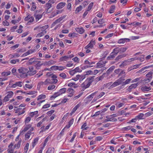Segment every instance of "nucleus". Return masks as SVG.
Returning a JSON list of instances; mask_svg holds the SVG:
<instances>
[{"mask_svg": "<svg viewBox=\"0 0 153 153\" xmlns=\"http://www.w3.org/2000/svg\"><path fill=\"white\" fill-rule=\"evenodd\" d=\"M94 76H91L88 78L81 85L83 89H85L88 88L92 82L94 81Z\"/></svg>", "mask_w": 153, "mask_h": 153, "instance_id": "obj_1", "label": "nucleus"}, {"mask_svg": "<svg viewBox=\"0 0 153 153\" xmlns=\"http://www.w3.org/2000/svg\"><path fill=\"white\" fill-rule=\"evenodd\" d=\"M18 71L20 74V77L22 78H25L28 76V69L24 67H21L19 68Z\"/></svg>", "mask_w": 153, "mask_h": 153, "instance_id": "obj_2", "label": "nucleus"}, {"mask_svg": "<svg viewBox=\"0 0 153 153\" xmlns=\"http://www.w3.org/2000/svg\"><path fill=\"white\" fill-rule=\"evenodd\" d=\"M127 49V47H117L113 49V53H114L116 54H117L118 53H122L125 52Z\"/></svg>", "mask_w": 153, "mask_h": 153, "instance_id": "obj_3", "label": "nucleus"}, {"mask_svg": "<svg viewBox=\"0 0 153 153\" xmlns=\"http://www.w3.org/2000/svg\"><path fill=\"white\" fill-rule=\"evenodd\" d=\"M66 89L65 88H63L59 90L58 92L55 93L51 97V98H55L57 96L64 94L65 92Z\"/></svg>", "mask_w": 153, "mask_h": 153, "instance_id": "obj_4", "label": "nucleus"}, {"mask_svg": "<svg viewBox=\"0 0 153 153\" xmlns=\"http://www.w3.org/2000/svg\"><path fill=\"white\" fill-rule=\"evenodd\" d=\"M29 70H28V75L33 76L35 74L37 73L36 70H34V68L33 66H30L29 67Z\"/></svg>", "mask_w": 153, "mask_h": 153, "instance_id": "obj_5", "label": "nucleus"}, {"mask_svg": "<svg viewBox=\"0 0 153 153\" xmlns=\"http://www.w3.org/2000/svg\"><path fill=\"white\" fill-rule=\"evenodd\" d=\"M49 1L45 4L46 10L48 13H50L53 9V8L52 7V4L49 3Z\"/></svg>", "mask_w": 153, "mask_h": 153, "instance_id": "obj_6", "label": "nucleus"}, {"mask_svg": "<svg viewBox=\"0 0 153 153\" xmlns=\"http://www.w3.org/2000/svg\"><path fill=\"white\" fill-rule=\"evenodd\" d=\"M13 94V93L12 91L9 92L8 94L4 97L3 99L4 102H6L8 101L9 99L12 97Z\"/></svg>", "mask_w": 153, "mask_h": 153, "instance_id": "obj_7", "label": "nucleus"}, {"mask_svg": "<svg viewBox=\"0 0 153 153\" xmlns=\"http://www.w3.org/2000/svg\"><path fill=\"white\" fill-rule=\"evenodd\" d=\"M95 42L94 40H92L85 47V49H87L88 48H92L94 45H95Z\"/></svg>", "mask_w": 153, "mask_h": 153, "instance_id": "obj_8", "label": "nucleus"}, {"mask_svg": "<svg viewBox=\"0 0 153 153\" xmlns=\"http://www.w3.org/2000/svg\"><path fill=\"white\" fill-rule=\"evenodd\" d=\"M67 92L68 94L67 96L69 97H71L73 96L74 91L73 89L68 88L67 91Z\"/></svg>", "mask_w": 153, "mask_h": 153, "instance_id": "obj_9", "label": "nucleus"}, {"mask_svg": "<svg viewBox=\"0 0 153 153\" xmlns=\"http://www.w3.org/2000/svg\"><path fill=\"white\" fill-rule=\"evenodd\" d=\"M106 61H100L97 64V68H100L104 67L106 63Z\"/></svg>", "mask_w": 153, "mask_h": 153, "instance_id": "obj_10", "label": "nucleus"}, {"mask_svg": "<svg viewBox=\"0 0 153 153\" xmlns=\"http://www.w3.org/2000/svg\"><path fill=\"white\" fill-rule=\"evenodd\" d=\"M138 85V83H137L132 84L131 85L128 87L127 90L129 91V92H130L131 91V90L133 88H136L137 87Z\"/></svg>", "mask_w": 153, "mask_h": 153, "instance_id": "obj_11", "label": "nucleus"}, {"mask_svg": "<svg viewBox=\"0 0 153 153\" xmlns=\"http://www.w3.org/2000/svg\"><path fill=\"white\" fill-rule=\"evenodd\" d=\"M22 82H16L15 84L12 85L11 87L16 88L17 86L21 87L22 86Z\"/></svg>", "mask_w": 153, "mask_h": 153, "instance_id": "obj_12", "label": "nucleus"}, {"mask_svg": "<svg viewBox=\"0 0 153 153\" xmlns=\"http://www.w3.org/2000/svg\"><path fill=\"white\" fill-rule=\"evenodd\" d=\"M66 3L65 2H60L56 6V8L58 9H60L64 7Z\"/></svg>", "mask_w": 153, "mask_h": 153, "instance_id": "obj_13", "label": "nucleus"}, {"mask_svg": "<svg viewBox=\"0 0 153 153\" xmlns=\"http://www.w3.org/2000/svg\"><path fill=\"white\" fill-rule=\"evenodd\" d=\"M126 55L127 54H126L119 55L116 57L115 60L116 62H117L119 60V59L126 57Z\"/></svg>", "mask_w": 153, "mask_h": 153, "instance_id": "obj_14", "label": "nucleus"}, {"mask_svg": "<svg viewBox=\"0 0 153 153\" xmlns=\"http://www.w3.org/2000/svg\"><path fill=\"white\" fill-rule=\"evenodd\" d=\"M129 41L130 39H121L118 40V43L120 44L124 43L126 42H129Z\"/></svg>", "mask_w": 153, "mask_h": 153, "instance_id": "obj_15", "label": "nucleus"}, {"mask_svg": "<svg viewBox=\"0 0 153 153\" xmlns=\"http://www.w3.org/2000/svg\"><path fill=\"white\" fill-rule=\"evenodd\" d=\"M82 77H83V76H82L81 75H77L74 78H73L72 79L74 80L75 81H76L77 80H78L79 79H80V80H82L83 79L85 78L84 77L83 78Z\"/></svg>", "mask_w": 153, "mask_h": 153, "instance_id": "obj_16", "label": "nucleus"}, {"mask_svg": "<svg viewBox=\"0 0 153 153\" xmlns=\"http://www.w3.org/2000/svg\"><path fill=\"white\" fill-rule=\"evenodd\" d=\"M76 32L80 34L83 33L84 32V30L82 27H76L75 28Z\"/></svg>", "mask_w": 153, "mask_h": 153, "instance_id": "obj_17", "label": "nucleus"}, {"mask_svg": "<svg viewBox=\"0 0 153 153\" xmlns=\"http://www.w3.org/2000/svg\"><path fill=\"white\" fill-rule=\"evenodd\" d=\"M65 17V16H64L63 17H61L59 18V19H57L54 22H53L52 24V25L54 26L56 24L59 23L63 19H64Z\"/></svg>", "mask_w": 153, "mask_h": 153, "instance_id": "obj_18", "label": "nucleus"}, {"mask_svg": "<svg viewBox=\"0 0 153 153\" xmlns=\"http://www.w3.org/2000/svg\"><path fill=\"white\" fill-rule=\"evenodd\" d=\"M37 62V63L35 65V67L38 70L40 68L41 66L43 65V64L41 63L40 61H38Z\"/></svg>", "mask_w": 153, "mask_h": 153, "instance_id": "obj_19", "label": "nucleus"}, {"mask_svg": "<svg viewBox=\"0 0 153 153\" xmlns=\"http://www.w3.org/2000/svg\"><path fill=\"white\" fill-rule=\"evenodd\" d=\"M117 54H115V53H113V52L110 54V55L108 56L107 58V59L108 60H111L114 58L115 56Z\"/></svg>", "mask_w": 153, "mask_h": 153, "instance_id": "obj_20", "label": "nucleus"}, {"mask_svg": "<svg viewBox=\"0 0 153 153\" xmlns=\"http://www.w3.org/2000/svg\"><path fill=\"white\" fill-rule=\"evenodd\" d=\"M50 84H52L53 83H56L58 81L56 79H53V78H51V77L48 78Z\"/></svg>", "mask_w": 153, "mask_h": 153, "instance_id": "obj_21", "label": "nucleus"}, {"mask_svg": "<svg viewBox=\"0 0 153 153\" xmlns=\"http://www.w3.org/2000/svg\"><path fill=\"white\" fill-rule=\"evenodd\" d=\"M25 111L24 110L21 111L20 109H18L16 110L15 113L18 114V115H20L22 114H24Z\"/></svg>", "mask_w": 153, "mask_h": 153, "instance_id": "obj_22", "label": "nucleus"}, {"mask_svg": "<svg viewBox=\"0 0 153 153\" xmlns=\"http://www.w3.org/2000/svg\"><path fill=\"white\" fill-rule=\"evenodd\" d=\"M141 90L143 91H148L151 90V88L150 87H148L146 86H144L141 87Z\"/></svg>", "mask_w": 153, "mask_h": 153, "instance_id": "obj_23", "label": "nucleus"}, {"mask_svg": "<svg viewBox=\"0 0 153 153\" xmlns=\"http://www.w3.org/2000/svg\"><path fill=\"white\" fill-rule=\"evenodd\" d=\"M38 59L36 58H33L30 59L29 61V63L30 65H31L33 64V63L35 62H37V60Z\"/></svg>", "mask_w": 153, "mask_h": 153, "instance_id": "obj_24", "label": "nucleus"}, {"mask_svg": "<svg viewBox=\"0 0 153 153\" xmlns=\"http://www.w3.org/2000/svg\"><path fill=\"white\" fill-rule=\"evenodd\" d=\"M34 133L30 132V131H28L27 133L25 134V140H27L30 137V136L32 134H33Z\"/></svg>", "mask_w": 153, "mask_h": 153, "instance_id": "obj_25", "label": "nucleus"}, {"mask_svg": "<svg viewBox=\"0 0 153 153\" xmlns=\"http://www.w3.org/2000/svg\"><path fill=\"white\" fill-rule=\"evenodd\" d=\"M120 85L118 80H117L115 82H114L111 85L112 88L114 87Z\"/></svg>", "mask_w": 153, "mask_h": 153, "instance_id": "obj_26", "label": "nucleus"}, {"mask_svg": "<svg viewBox=\"0 0 153 153\" xmlns=\"http://www.w3.org/2000/svg\"><path fill=\"white\" fill-rule=\"evenodd\" d=\"M10 74L11 72L9 71L6 72H3L1 73V74L3 76H6L10 75Z\"/></svg>", "mask_w": 153, "mask_h": 153, "instance_id": "obj_27", "label": "nucleus"}, {"mask_svg": "<svg viewBox=\"0 0 153 153\" xmlns=\"http://www.w3.org/2000/svg\"><path fill=\"white\" fill-rule=\"evenodd\" d=\"M79 104H77L75 106L72 110L71 113H70L71 115H72V114L74 113L76 110L79 107Z\"/></svg>", "mask_w": 153, "mask_h": 153, "instance_id": "obj_28", "label": "nucleus"}, {"mask_svg": "<svg viewBox=\"0 0 153 153\" xmlns=\"http://www.w3.org/2000/svg\"><path fill=\"white\" fill-rule=\"evenodd\" d=\"M152 74H153V70H152L146 74V76L147 78H152Z\"/></svg>", "mask_w": 153, "mask_h": 153, "instance_id": "obj_29", "label": "nucleus"}, {"mask_svg": "<svg viewBox=\"0 0 153 153\" xmlns=\"http://www.w3.org/2000/svg\"><path fill=\"white\" fill-rule=\"evenodd\" d=\"M21 143V141H19L18 143L17 144L13 146V148L14 149L15 148H16L17 149L19 148L20 146Z\"/></svg>", "mask_w": 153, "mask_h": 153, "instance_id": "obj_30", "label": "nucleus"}, {"mask_svg": "<svg viewBox=\"0 0 153 153\" xmlns=\"http://www.w3.org/2000/svg\"><path fill=\"white\" fill-rule=\"evenodd\" d=\"M115 68L114 66H112L110 67L108 70L106 71V73L107 74H109L111 72H112Z\"/></svg>", "mask_w": 153, "mask_h": 153, "instance_id": "obj_31", "label": "nucleus"}, {"mask_svg": "<svg viewBox=\"0 0 153 153\" xmlns=\"http://www.w3.org/2000/svg\"><path fill=\"white\" fill-rule=\"evenodd\" d=\"M115 7L114 5H113L111 6L110 9L109 10V13H111L114 12V10L115 9Z\"/></svg>", "mask_w": 153, "mask_h": 153, "instance_id": "obj_32", "label": "nucleus"}, {"mask_svg": "<svg viewBox=\"0 0 153 153\" xmlns=\"http://www.w3.org/2000/svg\"><path fill=\"white\" fill-rule=\"evenodd\" d=\"M31 127V126L30 125H28L26 127L24 128V130L22 131L21 133H23L24 132L27 131Z\"/></svg>", "mask_w": 153, "mask_h": 153, "instance_id": "obj_33", "label": "nucleus"}, {"mask_svg": "<svg viewBox=\"0 0 153 153\" xmlns=\"http://www.w3.org/2000/svg\"><path fill=\"white\" fill-rule=\"evenodd\" d=\"M35 17L36 21V22H37L38 20L40 19L42 16V15H35Z\"/></svg>", "mask_w": 153, "mask_h": 153, "instance_id": "obj_34", "label": "nucleus"}, {"mask_svg": "<svg viewBox=\"0 0 153 153\" xmlns=\"http://www.w3.org/2000/svg\"><path fill=\"white\" fill-rule=\"evenodd\" d=\"M124 78L125 76H122L120 77L118 79H117L120 84H123V81L125 80V79H124Z\"/></svg>", "mask_w": 153, "mask_h": 153, "instance_id": "obj_35", "label": "nucleus"}, {"mask_svg": "<svg viewBox=\"0 0 153 153\" xmlns=\"http://www.w3.org/2000/svg\"><path fill=\"white\" fill-rule=\"evenodd\" d=\"M82 8V6L81 5L77 7L75 10V13H77L81 10Z\"/></svg>", "mask_w": 153, "mask_h": 153, "instance_id": "obj_36", "label": "nucleus"}, {"mask_svg": "<svg viewBox=\"0 0 153 153\" xmlns=\"http://www.w3.org/2000/svg\"><path fill=\"white\" fill-rule=\"evenodd\" d=\"M54 149L52 147L49 148L47 151L46 153H53Z\"/></svg>", "mask_w": 153, "mask_h": 153, "instance_id": "obj_37", "label": "nucleus"}, {"mask_svg": "<svg viewBox=\"0 0 153 153\" xmlns=\"http://www.w3.org/2000/svg\"><path fill=\"white\" fill-rule=\"evenodd\" d=\"M105 74L104 73L102 76H100V77H97L96 78L97 81H99L105 77Z\"/></svg>", "mask_w": 153, "mask_h": 153, "instance_id": "obj_38", "label": "nucleus"}, {"mask_svg": "<svg viewBox=\"0 0 153 153\" xmlns=\"http://www.w3.org/2000/svg\"><path fill=\"white\" fill-rule=\"evenodd\" d=\"M97 93V91H96L95 92L92 94H91L88 97V98L89 99H91V100L92 98H93L94 96Z\"/></svg>", "mask_w": 153, "mask_h": 153, "instance_id": "obj_39", "label": "nucleus"}, {"mask_svg": "<svg viewBox=\"0 0 153 153\" xmlns=\"http://www.w3.org/2000/svg\"><path fill=\"white\" fill-rule=\"evenodd\" d=\"M69 56H62L61 57L60 59V61H66V60L69 58Z\"/></svg>", "mask_w": 153, "mask_h": 153, "instance_id": "obj_40", "label": "nucleus"}, {"mask_svg": "<svg viewBox=\"0 0 153 153\" xmlns=\"http://www.w3.org/2000/svg\"><path fill=\"white\" fill-rule=\"evenodd\" d=\"M128 65L126 60L124 61L120 65V67H123L126 65Z\"/></svg>", "mask_w": 153, "mask_h": 153, "instance_id": "obj_41", "label": "nucleus"}, {"mask_svg": "<svg viewBox=\"0 0 153 153\" xmlns=\"http://www.w3.org/2000/svg\"><path fill=\"white\" fill-rule=\"evenodd\" d=\"M56 86L53 85H49L48 88V89L49 90H52L55 88Z\"/></svg>", "mask_w": 153, "mask_h": 153, "instance_id": "obj_42", "label": "nucleus"}, {"mask_svg": "<svg viewBox=\"0 0 153 153\" xmlns=\"http://www.w3.org/2000/svg\"><path fill=\"white\" fill-rule=\"evenodd\" d=\"M31 4L32 6L31 8V10L32 11H33L35 10L36 8V6L35 5V3L34 2H32Z\"/></svg>", "mask_w": 153, "mask_h": 153, "instance_id": "obj_43", "label": "nucleus"}, {"mask_svg": "<svg viewBox=\"0 0 153 153\" xmlns=\"http://www.w3.org/2000/svg\"><path fill=\"white\" fill-rule=\"evenodd\" d=\"M29 146V143H27L26 144V146H25L24 148V149L25 151V153H27V151L28 149Z\"/></svg>", "mask_w": 153, "mask_h": 153, "instance_id": "obj_44", "label": "nucleus"}, {"mask_svg": "<svg viewBox=\"0 0 153 153\" xmlns=\"http://www.w3.org/2000/svg\"><path fill=\"white\" fill-rule=\"evenodd\" d=\"M131 80V79H127L125 82H123V85H125L128 84L130 82Z\"/></svg>", "mask_w": 153, "mask_h": 153, "instance_id": "obj_45", "label": "nucleus"}, {"mask_svg": "<svg viewBox=\"0 0 153 153\" xmlns=\"http://www.w3.org/2000/svg\"><path fill=\"white\" fill-rule=\"evenodd\" d=\"M10 56L12 58H14L19 56V55L18 53H15L13 54H10Z\"/></svg>", "mask_w": 153, "mask_h": 153, "instance_id": "obj_46", "label": "nucleus"}, {"mask_svg": "<svg viewBox=\"0 0 153 153\" xmlns=\"http://www.w3.org/2000/svg\"><path fill=\"white\" fill-rule=\"evenodd\" d=\"M19 60L18 59H13L11 60L10 62L12 64H15L16 62H19Z\"/></svg>", "mask_w": 153, "mask_h": 153, "instance_id": "obj_47", "label": "nucleus"}, {"mask_svg": "<svg viewBox=\"0 0 153 153\" xmlns=\"http://www.w3.org/2000/svg\"><path fill=\"white\" fill-rule=\"evenodd\" d=\"M62 12V10H57L56 13H52L53 16H54L56 15L61 13Z\"/></svg>", "mask_w": 153, "mask_h": 153, "instance_id": "obj_48", "label": "nucleus"}, {"mask_svg": "<svg viewBox=\"0 0 153 153\" xmlns=\"http://www.w3.org/2000/svg\"><path fill=\"white\" fill-rule=\"evenodd\" d=\"M45 95H39L37 99V100H39L45 99Z\"/></svg>", "mask_w": 153, "mask_h": 153, "instance_id": "obj_49", "label": "nucleus"}, {"mask_svg": "<svg viewBox=\"0 0 153 153\" xmlns=\"http://www.w3.org/2000/svg\"><path fill=\"white\" fill-rule=\"evenodd\" d=\"M93 2H91V3H90L89 4V5L88 7L87 11H88L90 10H91V9L92 7L93 6Z\"/></svg>", "mask_w": 153, "mask_h": 153, "instance_id": "obj_50", "label": "nucleus"}, {"mask_svg": "<svg viewBox=\"0 0 153 153\" xmlns=\"http://www.w3.org/2000/svg\"><path fill=\"white\" fill-rule=\"evenodd\" d=\"M59 76L64 79H66L67 76L66 74L64 73H61L59 74Z\"/></svg>", "mask_w": 153, "mask_h": 153, "instance_id": "obj_51", "label": "nucleus"}, {"mask_svg": "<svg viewBox=\"0 0 153 153\" xmlns=\"http://www.w3.org/2000/svg\"><path fill=\"white\" fill-rule=\"evenodd\" d=\"M84 63L86 65H91L95 63L94 62H90L88 60H85V61Z\"/></svg>", "mask_w": 153, "mask_h": 153, "instance_id": "obj_52", "label": "nucleus"}, {"mask_svg": "<svg viewBox=\"0 0 153 153\" xmlns=\"http://www.w3.org/2000/svg\"><path fill=\"white\" fill-rule=\"evenodd\" d=\"M66 68V67L65 66H58V70L60 71H62Z\"/></svg>", "mask_w": 153, "mask_h": 153, "instance_id": "obj_53", "label": "nucleus"}, {"mask_svg": "<svg viewBox=\"0 0 153 153\" xmlns=\"http://www.w3.org/2000/svg\"><path fill=\"white\" fill-rule=\"evenodd\" d=\"M38 141V139L37 138H35L33 142L32 143V146L33 148L35 146L36 143H37Z\"/></svg>", "mask_w": 153, "mask_h": 153, "instance_id": "obj_54", "label": "nucleus"}, {"mask_svg": "<svg viewBox=\"0 0 153 153\" xmlns=\"http://www.w3.org/2000/svg\"><path fill=\"white\" fill-rule=\"evenodd\" d=\"M48 27V25H45L43 26L42 27H41L40 28L41 29V30L43 32V31H44Z\"/></svg>", "mask_w": 153, "mask_h": 153, "instance_id": "obj_55", "label": "nucleus"}, {"mask_svg": "<svg viewBox=\"0 0 153 153\" xmlns=\"http://www.w3.org/2000/svg\"><path fill=\"white\" fill-rule=\"evenodd\" d=\"M44 32H42L40 33H39L36 36V37H40L42 36H44Z\"/></svg>", "mask_w": 153, "mask_h": 153, "instance_id": "obj_56", "label": "nucleus"}, {"mask_svg": "<svg viewBox=\"0 0 153 153\" xmlns=\"http://www.w3.org/2000/svg\"><path fill=\"white\" fill-rule=\"evenodd\" d=\"M58 66H53L51 67V69L52 70L54 71H56L58 70Z\"/></svg>", "mask_w": 153, "mask_h": 153, "instance_id": "obj_57", "label": "nucleus"}, {"mask_svg": "<svg viewBox=\"0 0 153 153\" xmlns=\"http://www.w3.org/2000/svg\"><path fill=\"white\" fill-rule=\"evenodd\" d=\"M74 71H75L76 73L79 72H81L82 71L80 69L79 67H77L75 69H74Z\"/></svg>", "mask_w": 153, "mask_h": 153, "instance_id": "obj_58", "label": "nucleus"}, {"mask_svg": "<svg viewBox=\"0 0 153 153\" xmlns=\"http://www.w3.org/2000/svg\"><path fill=\"white\" fill-rule=\"evenodd\" d=\"M144 116V114L143 113L140 114L137 116V117L140 119H142L143 117Z\"/></svg>", "mask_w": 153, "mask_h": 153, "instance_id": "obj_59", "label": "nucleus"}, {"mask_svg": "<svg viewBox=\"0 0 153 153\" xmlns=\"http://www.w3.org/2000/svg\"><path fill=\"white\" fill-rule=\"evenodd\" d=\"M31 120V118L30 117H27L25 120V123H28Z\"/></svg>", "mask_w": 153, "mask_h": 153, "instance_id": "obj_60", "label": "nucleus"}, {"mask_svg": "<svg viewBox=\"0 0 153 153\" xmlns=\"http://www.w3.org/2000/svg\"><path fill=\"white\" fill-rule=\"evenodd\" d=\"M87 126L86 123H85L82 126L81 128H84L85 130H87L88 128V127H86V126Z\"/></svg>", "mask_w": 153, "mask_h": 153, "instance_id": "obj_61", "label": "nucleus"}, {"mask_svg": "<svg viewBox=\"0 0 153 153\" xmlns=\"http://www.w3.org/2000/svg\"><path fill=\"white\" fill-rule=\"evenodd\" d=\"M38 113V111H36L33 112H32L30 113V115L31 117H33L35 115H36Z\"/></svg>", "mask_w": 153, "mask_h": 153, "instance_id": "obj_62", "label": "nucleus"}, {"mask_svg": "<svg viewBox=\"0 0 153 153\" xmlns=\"http://www.w3.org/2000/svg\"><path fill=\"white\" fill-rule=\"evenodd\" d=\"M110 121H116L117 120V119L114 118V117L112 116L111 117H110L109 119Z\"/></svg>", "mask_w": 153, "mask_h": 153, "instance_id": "obj_63", "label": "nucleus"}, {"mask_svg": "<svg viewBox=\"0 0 153 153\" xmlns=\"http://www.w3.org/2000/svg\"><path fill=\"white\" fill-rule=\"evenodd\" d=\"M3 25L4 26H8L9 25V23L7 22L6 20L4 21L3 22Z\"/></svg>", "mask_w": 153, "mask_h": 153, "instance_id": "obj_64", "label": "nucleus"}]
</instances>
